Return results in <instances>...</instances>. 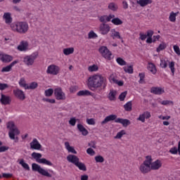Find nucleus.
<instances>
[{
	"label": "nucleus",
	"mask_w": 180,
	"mask_h": 180,
	"mask_svg": "<svg viewBox=\"0 0 180 180\" xmlns=\"http://www.w3.org/2000/svg\"><path fill=\"white\" fill-rule=\"evenodd\" d=\"M19 85L22 88H24L25 89H27V84H26V80L24 77H22L19 81Z\"/></svg>",
	"instance_id": "nucleus-34"
},
{
	"label": "nucleus",
	"mask_w": 180,
	"mask_h": 180,
	"mask_svg": "<svg viewBox=\"0 0 180 180\" xmlns=\"http://www.w3.org/2000/svg\"><path fill=\"white\" fill-rule=\"evenodd\" d=\"M86 153L87 154H89V155H95V150H94V149L89 148L86 150Z\"/></svg>",
	"instance_id": "nucleus-60"
},
{
	"label": "nucleus",
	"mask_w": 180,
	"mask_h": 180,
	"mask_svg": "<svg viewBox=\"0 0 180 180\" xmlns=\"http://www.w3.org/2000/svg\"><path fill=\"white\" fill-rule=\"evenodd\" d=\"M77 129L80 133H82V136H88V130L85 128V127L81 124H77Z\"/></svg>",
	"instance_id": "nucleus-23"
},
{
	"label": "nucleus",
	"mask_w": 180,
	"mask_h": 180,
	"mask_svg": "<svg viewBox=\"0 0 180 180\" xmlns=\"http://www.w3.org/2000/svg\"><path fill=\"white\" fill-rule=\"evenodd\" d=\"M108 9L112 11V12H116V11L119 9V6H117V4H115L114 2H112L109 4Z\"/></svg>",
	"instance_id": "nucleus-32"
},
{
	"label": "nucleus",
	"mask_w": 180,
	"mask_h": 180,
	"mask_svg": "<svg viewBox=\"0 0 180 180\" xmlns=\"http://www.w3.org/2000/svg\"><path fill=\"white\" fill-rule=\"evenodd\" d=\"M169 68H170L172 75L175 74V62L172 61L169 63Z\"/></svg>",
	"instance_id": "nucleus-43"
},
{
	"label": "nucleus",
	"mask_w": 180,
	"mask_h": 180,
	"mask_svg": "<svg viewBox=\"0 0 180 180\" xmlns=\"http://www.w3.org/2000/svg\"><path fill=\"white\" fill-rule=\"evenodd\" d=\"M39 164H44L45 165H49L50 167L53 165V163L50 162V160H47L46 158H41Z\"/></svg>",
	"instance_id": "nucleus-45"
},
{
	"label": "nucleus",
	"mask_w": 180,
	"mask_h": 180,
	"mask_svg": "<svg viewBox=\"0 0 180 180\" xmlns=\"http://www.w3.org/2000/svg\"><path fill=\"white\" fill-rule=\"evenodd\" d=\"M77 96H92V92L89 90H81L77 94Z\"/></svg>",
	"instance_id": "nucleus-26"
},
{
	"label": "nucleus",
	"mask_w": 180,
	"mask_h": 180,
	"mask_svg": "<svg viewBox=\"0 0 180 180\" xmlns=\"http://www.w3.org/2000/svg\"><path fill=\"white\" fill-rule=\"evenodd\" d=\"M169 153H170V154H178V148H176V146H174L172 148H170V150H169Z\"/></svg>",
	"instance_id": "nucleus-53"
},
{
	"label": "nucleus",
	"mask_w": 180,
	"mask_h": 180,
	"mask_svg": "<svg viewBox=\"0 0 180 180\" xmlns=\"http://www.w3.org/2000/svg\"><path fill=\"white\" fill-rule=\"evenodd\" d=\"M115 123H120L122 124L123 127H127V126H130V124H131L130 120L123 118H117L115 120Z\"/></svg>",
	"instance_id": "nucleus-14"
},
{
	"label": "nucleus",
	"mask_w": 180,
	"mask_h": 180,
	"mask_svg": "<svg viewBox=\"0 0 180 180\" xmlns=\"http://www.w3.org/2000/svg\"><path fill=\"white\" fill-rule=\"evenodd\" d=\"M32 158H34V160H35V161H37V162H38L39 164H40L41 161V157H43V155H41V153H36V152H33L31 154Z\"/></svg>",
	"instance_id": "nucleus-24"
},
{
	"label": "nucleus",
	"mask_w": 180,
	"mask_h": 180,
	"mask_svg": "<svg viewBox=\"0 0 180 180\" xmlns=\"http://www.w3.org/2000/svg\"><path fill=\"white\" fill-rule=\"evenodd\" d=\"M99 53H101V56L105 58V60H112V52L109 51L106 46H101L98 49Z\"/></svg>",
	"instance_id": "nucleus-6"
},
{
	"label": "nucleus",
	"mask_w": 180,
	"mask_h": 180,
	"mask_svg": "<svg viewBox=\"0 0 180 180\" xmlns=\"http://www.w3.org/2000/svg\"><path fill=\"white\" fill-rule=\"evenodd\" d=\"M117 64L120 65H126L127 63L122 58H117L116 60Z\"/></svg>",
	"instance_id": "nucleus-50"
},
{
	"label": "nucleus",
	"mask_w": 180,
	"mask_h": 180,
	"mask_svg": "<svg viewBox=\"0 0 180 180\" xmlns=\"http://www.w3.org/2000/svg\"><path fill=\"white\" fill-rule=\"evenodd\" d=\"M65 146L66 148V150H68V153H72V154H77V150L74 149V147L70 146L69 142H65Z\"/></svg>",
	"instance_id": "nucleus-29"
},
{
	"label": "nucleus",
	"mask_w": 180,
	"mask_h": 180,
	"mask_svg": "<svg viewBox=\"0 0 180 180\" xmlns=\"http://www.w3.org/2000/svg\"><path fill=\"white\" fill-rule=\"evenodd\" d=\"M44 102H48L49 103H56V100L53 98H43Z\"/></svg>",
	"instance_id": "nucleus-57"
},
{
	"label": "nucleus",
	"mask_w": 180,
	"mask_h": 180,
	"mask_svg": "<svg viewBox=\"0 0 180 180\" xmlns=\"http://www.w3.org/2000/svg\"><path fill=\"white\" fill-rule=\"evenodd\" d=\"M124 108L127 112L131 111V101H129L125 105H124Z\"/></svg>",
	"instance_id": "nucleus-46"
},
{
	"label": "nucleus",
	"mask_w": 180,
	"mask_h": 180,
	"mask_svg": "<svg viewBox=\"0 0 180 180\" xmlns=\"http://www.w3.org/2000/svg\"><path fill=\"white\" fill-rule=\"evenodd\" d=\"M67 160L69 162H72V164H74L75 165H77L79 162V158H78L75 155H68L67 156Z\"/></svg>",
	"instance_id": "nucleus-16"
},
{
	"label": "nucleus",
	"mask_w": 180,
	"mask_h": 180,
	"mask_svg": "<svg viewBox=\"0 0 180 180\" xmlns=\"http://www.w3.org/2000/svg\"><path fill=\"white\" fill-rule=\"evenodd\" d=\"M148 71L152 72V74L157 73V69L155 68V65H154V63H149L148 66Z\"/></svg>",
	"instance_id": "nucleus-31"
},
{
	"label": "nucleus",
	"mask_w": 180,
	"mask_h": 180,
	"mask_svg": "<svg viewBox=\"0 0 180 180\" xmlns=\"http://www.w3.org/2000/svg\"><path fill=\"white\" fill-rule=\"evenodd\" d=\"M124 71L128 74H133V65H129L128 68H124Z\"/></svg>",
	"instance_id": "nucleus-52"
},
{
	"label": "nucleus",
	"mask_w": 180,
	"mask_h": 180,
	"mask_svg": "<svg viewBox=\"0 0 180 180\" xmlns=\"http://www.w3.org/2000/svg\"><path fill=\"white\" fill-rule=\"evenodd\" d=\"M19 60H14L10 65L4 67L1 70V72H9L12 70V67H13L15 64H18Z\"/></svg>",
	"instance_id": "nucleus-21"
},
{
	"label": "nucleus",
	"mask_w": 180,
	"mask_h": 180,
	"mask_svg": "<svg viewBox=\"0 0 180 180\" xmlns=\"http://www.w3.org/2000/svg\"><path fill=\"white\" fill-rule=\"evenodd\" d=\"M142 115L145 119H150V117H151V114L148 111L144 112Z\"/></svg>",
	"instance_id": "nucleus-61"
},
{
	"label": "nucleus",
	"mask_w": 180,
	"mask_h": 180,
	"mask_svg": "<svg viewBox=\"0 0 180 180\" xmlns=\"http://www.w3.org/2000/svg\"><path fill=\"white\" fill-rule=\"evenodd\" d=\"M88 70L90 72H94L95 71H98L99 70V68L96 65H91L88 68Z\"/></svg>",
	"instance_id": "nucleus-47"
},
{
	"label": "nucleus",
	"mask_w": 180,
	"mask_h": 180,
	"mask_svg": "<svg viewBox=\"0 0 180 180\" xmlns=\"http://www.w3.org/2000/svg\"><path fill=\"white\" fill-rule=\"evenodd\" d=\"M117 119V115H110L107 116L103 121L101 122L102 126L103 124H106V123H108V122H112V120H116Z\"/></svg>",
	"instance_id": "nucleus-18"
},
{
	"label": "nucleus",
	"mask_w": 180,
	"mask_h": 180,
	"mask_svg": "<svg viewBox=\"0 0 180 180\" xmlns=\"http://www.w3.org/2000/svg\"><path fill=\"white\" fill-rule=\"evenodd\" d=\"M112 23H113V25H115L116 26H119L120 25H123V21H122V20H120V18H113L111 20Z\"/></svg>",
	"instance_id": "nucleus-35"
},
{
	"label": "nucleus",
	"mask_w": 180,
	"mask_h": 180,
	"mask_svg": "<svg viewBox=\"0 0 180 180\" xmlns=\"http://www.w3.org/2000/svg\"><path fill=\"white\" fill-rule=\"evenodd\" d=\"M95 160L96 162H103L105 161V158L101 155H98L95 157Z\"/></svg>",
	"instance_id": "nucleus-54"
},
{
	"label": "nucleus",
	"mask_w": 180,
	"mask_h": 180,
	"mask_svg": "<svg viewBox=\"0 0 180 180\" xmlns=\"http://www.w3.org/2000/svg\"><path fill=\"white\" fill-rule=\"evenodd\" d=\"M165 49H167V44H165V42H162L157 48L156 51L158 53H160V51H162V50H165Z\"/></svg>",
	"instance_id": "nucleus-40"
},
{
	"label": "nucleus",
	"mask_w": 180,
	"mask_h": 180,
	"mask_svg": "<svg viewBox=\"0 0 180 180\" xmlns=\"http://www.w3.org/2000/svg\"><path fill=\"white\" fill-rule=\"evenodd\" d=\"M0 60L3 63H11V61H12V60H13V57L9 55H6L5 53H0Z\"/></svg>",
	"instance_id": "nucleus-17"
},
{
	"label": "nucleus",
	"mask_w": 180,
	"mask_h": 180,
	"mask_svg": "<svg viewBox=\"0 0 180 180\" xmlns=\"http://www.w3.org/2000/svg\"><path fill=\"white\" fill-rule=\"evenodd\" d=\"M31 150H41V144L37 139H34L30 143Z\"/></svg>",
	"instance_id": "nucleus-11"
},
{
	"label": "nucleus",
	"mask_w": 180,
	"mask_h": 180,
	"mask_svg": "<svg viewBox=\"0 0 180 180\" xmlns=\"http://www.w3.org/2000/svg\"><path fill=\"white\" fill-rule=\"evenodd\" d=\"M125 134H126V131L124 129H122L117 134V135L114 137V139H122V137H123V136H124Z\"/></svg>",
	"instance_id": "nucleus-44"
},
{
	"label": "nucleus",
	"mask_w": 180,
	"mask_h": 180,
	"mask_svg": "<svg viewBox=\"0 0 180 180\" xmlns=\"http://www.w3.org/2000/svg\"><path fill=\"white\" fill-rule=\"evenodd\" d=\"M88 39H96L98 37V35L96 33H94V31H91L88 34Z\"/></svg>",
	"instance_id": "nucleus-51"
},
{
	"label": "nucleus",
	"mask_w": 180,
	"mask_h": 180,
	"mask_svg": "<svg viewBox=\"0 0 180 180\" xmlns=\"http://www.w3.org/2000/svg\"><path fill=\"white\" fill-rule=\"evenodd\" d=\"M76 167H77L80 171H86V166L83 162H79L76 164Z\"/></svg>",
	"instance_id": "nucleus-37"
},
{
	"label": "nucleus",
	"mask_w": 180,
	"mask_h": 180,
	"mask_svg": "<svg viewBox=\"0 0 180 180\" xmlns=\"http://www.w3.org/2000/svg\"><path fill=\"white\" fill-rule=\"evenodd\" d=\"M74 53V48H66L63 49V54L65 56H70V54H72Z\"/></svg>",
	"instance_id": "nucleus-36"
},
{
	"label": "nucleus",
	"mask_w": 180,
	"mask_h": 180,
	"mask_svg": "<svg viewBox=\"0 0 180 180\" xmlns=\"http://www.w3.org/2000/svg\"><path fill=\"white\" fill-rule=\"evenodd\" d=\"M100 22L102 23H106V22H110L109 15H103L99 18Z\"/></svg>",
	"instance_id": "nucleus-42"
},
{
	"label": "nucleus",
	"mask_w": 180,
	"mask_h": 180,
	"mask_svg": "<svg viewBox=\"0 0 180 180\" xmlns=\"http://www.w3.org/2000/svg\"><path fill=\"white\" fill-rule=\"evenodd\" d=\"M39 86V84L36 82H32L27 86V89H36Z\"/></svg>",
	"instance_id": "nucleus-41"
},
{
	"label": "nucleus",
	"mask_w": 180,
	"mask_h": 180,
	"mask_svg": "<svg viewBox=\"0 0 180 180\" xmlns=\"http://www.w3.org/2000/svg\"><path fill=\"white\" fill-rule=\"evenodd\" d=\"M139 169L142 174H148V172L151 171L150 163H148V162H143V163L141 165Z\"/></svg>",
	"instance_id": "nucleus-10"
},
{
	"label": "nucleus",
	"mask_w": 180,
	"mask_h": 180,
	"mask_svg": "<svg viewBox=\"0 0 180 180\" xmlns=\"http://www.w3.org/2000/svg\"><path fill=\"white\" fill-rule=\"evenodd\" d=\"M173 49L174 50V52L176 53V54H177V56H180V49H179V46H178V45H174L173 46Z\"/></svg>",
	"instance_id": "nucleus-58"
},
{
	"label": "nucleus",
	"mask_w": 180,
	"mask_h": 180,
	"mask_svg": "<svg viewBox=\"0 0 180 180\" xmlns=\"http://www.w3.org/2000/svg\"><path fill=\"white\" fill-rule=\"evenodd\" d=\"M162 167V163L161 160H157L156 161L153 162L150 165V169L153 171H157V169H160Z\"/></svg>",
	"instance_id": "nucleus-15"
},
{
	"label": "nucleus",
	"mask_w": 180,
	"mask_h": 180,
	"mask_svg": "<svg viewBox=\"0 0 180 180\" xmlns=\"http://www.w3.org/2000/svg\"><path fill=\"white\" fill-rule=\"evenodd\" d=\"M179 13V12L174 13L172 12L169 15V19L170 22H175L176 20V15Z\"/></svg>",
	"instance_id": "nucleus-39"
},
{
	"label": "nucleus",
	"mask_w": 180,
	"mask_h": 180,
	"mask_svg": "<svg viewBox=\"0 0 180 180\" xmlns=\"http://www.w3.org/2000/svg\"><path fill=\"white\" fill-rule=\"evenodd\" d=\"M19 165L24 168V169H26L27 171H30V167H29V165L27 163L25 162V160L21 159L19 162Z\"/></svg>",
	"instance_id": "nucleus-33"
},
{
	"label": "nucleus",
	"mask_w": 180,
	"mask_h": 180,
	"mask_svg": "<svg viewBox=\"0 0 180 180\" xmlns=\"http://www.w3.org/2000/svg\"><path fill=\"white\" fill-rule=\"evenodd\" d=\"M29 46V43L26 41H22L18 46V50L19 51H26L27 47Z\"/></svg>",
	"instance_id": "nucleus-20"
},
{
	"label": "nucleus",
	"mask_w": 180,
	"mask_h": 180,
	"mask_svg": "<svg viewBox=\"0 0 180 180\" xmlns=\"http://www.w3.org/2000/svg\"><path fill=\"white\" fill-rule=\"evenodd\" d=\"M139 77H140V80H139V84H143V82L144 81V78H146V74L144 73H139Z\"/></svg>",
	"instance_id": "nucleus-56"
},
{
	"label": "nucleus",
	"mask_w": 180,
	"mask_h": 180,
	"mask_svg": "<svg viewBox=\"0 0 180 180\" xmlns=\"http://www.w3.org/2000/svg\"><path fill=\"white\" fill-rule=\"evenodd\" d=\"M111 32H112L111 34V37H112L113 39H115V37H117V39H120L122 40V43H123V38L120 36V32H116L115 29L112 30Z\"/></svg>",
	"instance_id": "nucleus-27"
},
{
	"label": "nucleus",
	"mask_w": 180,
	"mask_h": 180,
	"mask_svg": "<svg viewBox=\"0 0 180 180\" xmlns=\"http://www.w3.org/2000/svg\"><path fill=\"white\" fill-rule=\"evenodd\" d=\"M39 54L37 53H34L32 55L27 56L24 58L23 63L28 67L33 65V64H34V60L37 58Z\"/></svg>",
	"instance_id": "nucleus-5"
},
{
	"label": "nucleus",
	"mask_w": 180,
	"mask_h": 180,
	"mask_svg": "<svg viewBox=\"0 0 180 180\" xmlns=\"http://www.w3.org/2000/svg\"><path fill=\"white\" fill-rule=\"evenodd\" d=\"M86 122L88 123V124H95V120L94 118L91 119H87L86 120Z\"/></svg>",
	"instance_id": "nucleus-64"
},
{
	"label": "nucleus",
	"mask_w": 180,
	"mask_h": 180,
	"mask_svg": "<svg viewBox=\"0 0 180 180\" xmlns=\"http://www.w3.org/2000/svg\"><path fill=\"white\" fill-rule=\"evenodd\" d=\"M117 91L116 90H110V93L108 94V99L110 101H116V95Z\"/></svg>",
	"instance_id": "nucleus-28"
},
{
	"label": "nucleus",
	"mask_w": 180,
	"mask_h": 180,
	"mask_svg": "<svg viewBox=\"0 0 180 180\" xmlns=\"http://www.w3.org/2000/svg\"><path fill=\"white\" fill-rule=\"evenodd\" d=\"M153 1L151 0H139L136 1V4L140 5V6L144 7L147 6L148 4H151Z\"/></svg>",
	"instance_id": "nucleus-30"
},
{
	"label": "nucleus",
	"mask_w": 180,
	"mask_h": 180,
	"mask_svg": "<svg viewBox=\"0 0 180 180\" xmlns=\"http://www.w3.org/2000/svg\"><path fill=\"white\" fill-rule=\"evenodd\" d=\"M11 27L13 32H17L21 34H25L29 30V25L26 22H20L11 24Z\"/></svg>",
	"instance_id": "nucleus-2"
},
{
	"label": "nucleus",
	"mask_w": 180,
	"mask_h": 180,
	"mask_svg": "<svg viewBox=\"0 0 180 180\" xmlns=\"http://www.w3.org/2000/svg\"><path fill=\"white\" fill-rule=\"evenodd\" d=\"M168 63H169L168 60H165V59L162 58L160 59V66L161 68H167V67H168Z\"/></svg>",
	"instance_id": "nucleus-38"
},
{
	"label": "nucleus",
	"mask_w": 180,
	"mask_h": 180,
	"mask_svg": "<svg viewBox=\"0 0 180 180\" xmlns=\"http://www.w3.org/2000/svg\"><path fill=\"white\" fill-rule=\"evenodd\" d=\"M110 82H113L114 84H117L119 86H123V81H117V79H115V75L112 74L110 75L108 78Z\"/></svg>",
	"instance_id": "nucleus-22"
},
{
	"label": "nucleus",
	"mask_w": 180,
	"mask_h": 180,
	"mask_svg": "<svg viewBox=\"0 0 180 180\" xmlns=\"http://www.w3.org/2000/svg\"><path fill=\"white\" fill-rule=\"evenodd\" d=\"M77 123V119H75V117H72L70 118V120H69V124L71 126H75V124Z\"/></svg>",
	"instance_id": "nucleus-59"
},
{
	"label": "nucleus",
	"mask_w": 180,
	"mask_h": 180,
	"mask_svg": "<svg viewBox=\"0 0 180 180\" xmlns=\"http://www.w3.org/2000/svg\"><path fill=\"white\" fill-rule=\"evenodd\" d=\"M8 150H9V147L8 146H0V153H5Z\"/></svg>",
	"instance_id": "nucleus-63"
},
{
	"label": "nucleus",
	"mask_w": 180,
	"mask_h": 180,
	"mask_svg": "<svg viewBox=\"0 0 180 180\" xmlns=\"http://www.w3.org/2000/svg\"><path fill=\"white\" fill-rule=\"evenodd\" d=\"M32 171H35L37 172H39L41 175H43L44 176H47V178H51V174L49 173L46 169L41 168L40 165L36 164V163H32Z\"/></svg>",
	"instance_id": "nucleus-4"
},
{
	"label": "nucleus",
	"mask_w": 180,
	"mask_h": 180,
	"mask_svg": "<svg viewBox=\"0 0 180 180\" xmlns=\"http://www.w3.org/2000/svg\"><path fill=\"white\" fill-rule=\"evenodd\" d=\"M6 127L10 130L8 131V136L11 140H15V136H19L20 134V131L13 121L8 122L6 123Z\"/></svg>",
	"instance_id": "nucleus-3"
},
{
	"label": "nucleus",
	"mask_w": 180,
	"mask_h": 180,
	"mask_svg": "<svg viewBox=\"0 0 180 180\" xmlns=\"http://www.w3.org/2000/svg\"><path fill=\"white\" fill-rule=\"evenodd\" d=\"M54 95L58 101L65 100V94L63 92L61 88L55 89Z\"/></svg>",
	"instance_id": "nucleus-8"
},
{
	"label": "nucleus",
	"mask_w": 180,
	"mask_h": 180,
	"mask_svg": "<svg viewBox=\"0 0 180 180\" xmlns=\"http://www.w3.org/2000/svg\"><path fill=\"white\" fill-rule=\"evenodd\" d=\"M127 95V91H125L120 94V95L118 97V99H120V101H121V102H123V101H124V98H126Z\"/></svg>",
	"instance_id": "nucleus-48"
},
{
	"label": "nucleus",
	"mask_w": 180,
	"mask_h": 180,
	"mask_svg": "<svg viewBox=\"0 0 180 180\" xmlns=\"http://www.w3.org/2000/svg\"><path fill=\"white\" fill-rule=\"evenodd\" d=\"M109 32H110V26H109V25L105 24V23H102L100 25V32L105 35V34H108V33H109Z\"/></svg>",
	"instance_id": "nucleus-13"
},
{
	"label": "nucleus",
	"mask_w": 180,
	"mask_h": 180,
	"mask_svg": "<svg viewBox=\"0 0 180 180\" xmlns=\"http://www.w3.org/2000/svg\"><path fill=\"white\" fill-rule=\"evenodd\" d=\"M87 85L91 91L101 88V86L103 89H105L108 85V79L102 75H95L89 77Z\"/></svg>",
	"instance_id": "nucleus-1"
},
{
	"label": "nucleus",
	"mask_w": 180,
	"mask_h": 180,
	"mask_svg": "<svg viewBox=\"0 0 180 180\" xmlns=\"http://www.w3.org/2000/svg\"><path fill=\"white\" fill-rule=\"evenodd\" d=\"M0 102L1 105H11V102H12V99L11 98V96L1 94Z\"/></svg>",
	"instance_id": "nucleus-12"
},
{
	"label": "nucleus",
	"mask_w": 180,
	"mask_h": 180,
	"mask_svg": "<svg viewBox=\"0 0 180 180\" xmlns=\"http://www.w3.org/2000/svg\"><path fill=\"white\" fill-rule=\"evenodd\" d=\"M6 88H9V86L5 83H0V91H5Z\"/></svg>",
	"instance_id": "nucleus-55"
},
{
	"label": "nucleus",
	"mask_w": 180,
	"mask_h": 180,
	"mask_svg": "<svg viewBox=\"0 0 180 180\" xmlns=\"http://www.w3.org/2000/svg\"><path fill=\"white\" fill-rule=\"evenodd\" d=\"M14 96L20 101H25L26 99V96L25 95V92L23 91L16 89L13 91Z\"/></svg>",
	"instance_id": "nucleus-9"
},
{
	"label": "nucleus",
	"mask_w": 180,
	"mask_h": 180,
	"mask_svg": "<svg viewBox=\"0 0 180 180\" xmlns=\"http://www.w3.org/2000/svg\"><path fill=\"white\" fill-rule=\"evenodd\" d=\"M150 92L151 94H154V95H162L165 91L161 87L153 86L150 89Z\"/></svg>",
	"instance_id": "nucleus-19"
},
{
	"label": "nucleus",
	"mask_w": 180,
	"mask_h": 180,
	"mask_svg": "<svg viewBox=\"0 0 180 180\" xmlns=\"http://www.w3.org/2000/svg\"><path fill=\"white\" fill-rule=\"evenodd\" d=\"M54 94L53 89H49L45 91V96H51Z\"/></svg>",
	"instance_id": "nucleus-49"
},
{
	"label": "nucleus",
	"mask_w": 180,
	"mask_h": 180,
	"mask_svg": "<svg viewBox=\"0 0 180 180\" xmlns=\"http://www.w3.org/2000/svg\"><path fill=\"white\" fill-rule=\"evenodd\" d=\"M3 18L5 20L6 25H11V23H12V17L11 16V13H4Z\"/></svg>",
	"instance_id": "nucleus-25"
},
{
	"label": "nucleus",
	"mask_w": 180,
	"mask_h": 180,
	"mask_svg": "<svg viewBox=\"0 0 180 180\" xmlns=\"http://www.w3.org/2000/svg\"><path fill=\"white\" fill-rule=\"evenodd\" d=\"M89 147H91L92 148H96V141H92L89 143Z\"/></svg>",
	"instance_id": "nucleus-62"
},
{
	"label": "nucleus",
	"mask_w": 180,
	"mask_h": 180,
	"mask_svg": "<svg viewBox=\"0 0 180 180\" xmlns=\"http://www.w3.org/2000/svg\"><path fill=\"white\" fill-rule=\"evenodd\" d=\"M60 72V68L55 65H51L48 67L46 73L51 75H57Z\"/></svg>",
	"instance_id": "nucleus-7"
}]
</instances>
